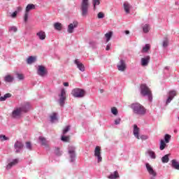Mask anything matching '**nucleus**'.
I'll return each instance as SVG.
<instances>
[{
	"label": "nucleus",
	"mask_w": 179,
	"mask_h": 179,
	"mask_svg": "<svg viewBox=\"0 0 179 179\" xmlns=\"http://www.w3.org/2000/svg\"><path fill=\"white\" fill-rule=\"evenodd\" d=\"M101 93H103V90H101Z\"/></svg>",
	"instance_id": "bf43d9fd"
},
{
	"label": "nucleus",
	"mask_w": 179,
	"mask_h": 179,
	"mask_svg": "<svg viewBox=\"0 0 179 179\" xmlns=\"http://www.w3.org/2000/svg\"><path fill=\"white\" fill-rule=\"evenodd\" d=\"M16 76L19 80H23L24 79V75L22 73H17Z\"/></svg>",
	"instance_id": "58836bf2"
},
{
	"label": "nucleus",
	"mask_w": 179,
	"mask_h": 179,
	"mask_svg": "<svg viewBox=\"0 0 179 179\" xmlns=\"http://www.w3.org/2000/svg\"><path fill=\"white\" fill-rule=\"evenodd\" d=\"M62 141L63 142H69V138L68 136H62Z\"/></svg>",
	"instance_id": "49530a36"
},
{
	"label": "nucleus",
	"mask_w": 179,
	"mask_h": 179,
	"mask_svg": "<svg viewBox=\"0 0 179 179\" xmlns=\"http://www.w3.org/2000/svg\"><path fill=\"white\" fill-rule=\"evenodd\" d=\"M0 141L1 142H4V141H9V138L5 135H0Z\"/></svg>",
	"instance_id": "ea45409f"
},
{
	"label": "nucleus",
	"mask_w": 179,
	"mask_h": 179,
	"mask_svg": "<svg viewBox=\"0 0 179 179\" xmlns=\"http://www.w3.org/2000/svg\"><path fill=\"white\" fill-rule=\"evenodd\" d=\"M165 69H167V70L170 69V66H166Z\"/></svg>",
	"instance_id": "4d7b16f0"
},
{
	"label": "nucleus",
	"mask_w": 179,
	"mask_h": 179,
	"mask_svg": "<svg viewBox=\"0 0 179 179\" xmlns=\"http://www.w3.org/2000/svg\"><path fill=\"white\" fill-rule=\"evenodd\" d=\"M110 45H106V51H110Z\"/></svg>",
	"instance_id": "864d4df0"
},
{
	"label": "nucleus",
	"mask_w": 179,
	"mask_h": 179,
	"mask_svg": "<svg viewBox=\"0 0 179 179\" xmlns=\"http://www.w3.org/2000/svg\"><path fill=\"white\" fill-rule=\"evenodd\" d=\"M22 7L19 6L17 8V10H15V12H17V13H19V12H22Z\"/></svg>",
	"instance_id": "603ef678"
},
{
	"label": "nucleus",
	"mask_w": 179,
	"mask_h": 179,
	"mask_svg": "<svg viewBox=\"0 0 179 179\" xmlns=\"http://www.w3.org/2000/svg\"><path fill=\"white\" fill-rule=\"evenodd\" d=\"M36 37H38L39 40H45V32L43 31H39L36 33Z\"/></svg>",
	"instance_id": "412c9836"
},
{
	"label": "nucleus",
	"mask_w": 179,
	"mask_h": 179,
	"mask_svg": "<svg viewBox=\"0 0 179 179\" xmlns=\"http://www.w3.org/2000/svg\"><path fill=\"white\" fill-rule=\"evenodd\" d=\"M37 73L39 76H44L47 73L45 67L44 66L40 65L38 66Z\"/></svg>",
	"instance_id": "2eb2a0df"
},
{
	"label": "nucleus",
	"mask_w": 179,
	"mask_h": 179,
	"mask_svg": "<svg viewBox=\"0 0 179 179\" xmlns=\"http://www.w3.org/2000/svg\"><path fill=\"white\" fill-rule=\"evenodd\" d=\"M55 154L57 155V156H61V152H59V148H56Z\"/></svg>",
	"instance_id": "3c124183"
},
{
	"label": "nucleus",
	"mask_w": 179,
	"mask_h": 179,
	"mask_svg": "<svg viewBox=\"0 0 179 179\" xmlns=\"http://www.w3.org/2000/svg\"><path fill=\"white\" fill-rule=\"evenodd\" d=\"M17 163H19V159H13L12 162H9L6 169V170H10V169H12V167H13L14 166H16V164H17Z\"/></svg>",
	"instance_id": "6ab92c4d"
},
{
	"label": "nucleus",
	"mask_w": 179,
	"mask_h": 179,
	"mask_svg": "<svg viewBox=\"0 0 179 179\" xmlns=\"http://www.w3.org/2000/svg\"><path fill=\"white\" fill-rule=\"evenodd\" d=\"M132 8V6L128 1H126L123 3V9L124 12L127 14H129L131 12V9Z\"/></svg>",
	"instance_id": "a211bd4d"
},
{
	"label": "nucleus",
	"mask_w": 179,
	"mask_h": 179,
	"mask_svg": "<svg viewBox=\"0 0 179 179\" xmlns=\"http://www.w3.org/2000/svg\"><path fill=\"white\" fill-rule=\"evenodd\" d=\"M145 168L147 169V171L148 172V174L151 176V179H155V177L157 176V173L155 172V169H153V167H152V165L149 163L145 164Z\"/></svg>",
	"instance_id": "1a4fd4ad"
},
{
	"label": "nucleus",
	"mask_w": 179,
	"mask_h": 179,
	"mask_svg": "<svg viewBox=\"0 0 179 179\" xmlns=\"http://www.w3.org/2000/svg\"><path fill=\"white\" fill-rule=\"evenodd\" d=\"M150 61V57L147 56L141 59V66H148Z\"/></svg>",
	"instance_id": "aec40b11"
},
{
	"label": "nucleus",
	"mask_w": 179,
	"mask_h": 179,
	"mask_svg": "<svg viewBox=\"0 0 179 179\" xmlns=\"http://www.w3.org/2000/svg\"><path fill=\"white\" fill-rule=\"evenodd\" d=\"M130 108H131L134 114L136 115H145V114H146V109L139 103H131Z\"/></svg>",
	"instance_id": "f257e3e1"
},
{
	"label": "nucleus",
	"mask_w": 179,
	"mask_h": 179,
	"mask_svg": "<svg viewBox=\"0 0 179 179\" xmlns=\"http://www.w3.org/2000/svg\"><path fill=\"white\" fill-rule=\"evenodd\" d=\"M12 97V94L7 93L5 94L3 96H1V92H0V101H6L7 99H10Z\"/></svg>",
	"instance_id": "a878e982"
},
{
	"label": "nucleus",
	"mask_w": 179,
	"mask_h": 179,
	"mask_svg": "<svg viewBox=\"0 0 179 179\" xmlns=\"http://www.w3.org/2000/svg\"><path fill=\"white\" fill-rule=\"evenodd\" d=\"M94 156L97 158L98 163H100V162L103 160V158L101 157V148L99 145L95 148Z\"/></svg>",
	"instance_id": "9b49d317"
},
{
	"label": "nucleus",
	"mask_w": 179,
	"mask_h": 179,
	"mask_svg": "<svg viewBox=\"0 0 179 179\" xmlns=\"http://www.w3.org/2000/svg\"><path fill=\"white\" fill-rule=\"evenodd\" d=\"M141 94L142 96H148V100L150 101H152L153 97L152 96V91H150V89L148 88V85L146 84H142L141 85Z\"/></svg>",
	"instance_id": "f03ea898"
},
{
	"label": "nucleus",
	"mask_w": 179,
	"mask_h": 179,
	"mask_svg": "<svg viewBox=\"0 0 179 179\" xmlns=\"http://www.w3.org/2000/svg\"><path fill=\"white\" fill-rule=\"evenodd\" d=\"M20 108L21 109V111H22V113H27V111H29V110H30V103H29V102H24L21 105Z\"/></svg>",
	"instance_id": "dca6fc26"
},
{
	"label": "nucleus",
	"mask_w": 179,
	"mask_h": 179,
	"mask_svg": "<svg viewBox=\"0 0 179 179\" xmlns=\"http://www.w3.org/2000/svg\"><path fill=\"white\" fill-rule=\"evenodd\" d=\"M111 113L113 115H117V114H118V110H117L115 107H113L111 108Z\"/></svg>",
	"instance_id": "37998d69"
},
{
	"label": "nucleus",
	"mask_w": 179,
	"mask_h": 179,
	"mask_svg": "<svg viewBox=\"0 0 179 179\" xmlns=\"http://www.w3.org/2000/svg\"><path fill=\"white\" fill-rule=\"evenodd\" d=\"M85 91L80 88H75L71 91L72 96L73 97H76L77 99L85 97Z\"/></svg>",
	"instance_id": "39448f33"
},
{
	"label": "nucleus",
	"mask_w": 179,
	"mask_h": 179,
	"mask_svg": "<svg viewBox=\"0 0 179 179\" xmlns=\"http://www.w3.org/2000/svg\"><path fill=\"white\" fill-rule=\"evenodd\" d=\"M58 103L60 107H64L65 106V101L66 100V90L62 88L60 91V93L58 94Z\"/></svg>",
	"instance_id": "20e7f679"
},
{
	"label": "nucleus",
	"mask_w": 179,
	"mask_h": 179,
	"mask_svg": "<svg viewBox=\"0 0 179 179\" xmlns=\"http://www.w3.org/2000/svg\"><path fill=\"white\" fill-rule=\"evenodd\" d=\"M92 5L94 6V10H96V6L100 5V0H92Z\"/></svg>",
	"instance_id": "c9c22d12"
},
{
	"label": "nucleus",
	"mask_w": 179,
	"mask_h": 179,
	"mask_svg": "<svg viewBox=\"0 0 179 179\" xmlns=\"http://www.w3.org/2000/svg\"><path fill=\"white\" fill-rule=\"evenodd\" d=\"M38 141L42 146H48V141L43 136H39Z\"/></svg>",
	"instance_id": "4be33fe9"
},
{
	"label": "nucleus",
	"mask_w": 179,
	"mask_h": 179,
	"mask_svg": "<svg viewBox=\"0 0 179 179\" xmlns=\"http://www.w3.org/2000/svg\"><path fill=\"white\" fill-rule=\"evenodd\" d=\"M164 141L166 143H169L170 141H171V136L170 134H165Z\"/></svg>",
	"instance_id": "72a5a7b5"
},
{
	"label": "nucleus",
	"mask_w": 179,
	"mask_h": 179,
	"mask_svg": "<svg viewBox=\"0 0 179 179\" xmlns=\"http://www.w3.org/2000/svg\"><path fill=\"white\" fill-rule=\"evenodd\" d=\"M10 33H16L17 31V27L16 26H11L8 28Z\"/></svg>",
	"instance_id": "f704fd0d"
},
{
	"label": "nucleus",
	"mask_w": 179,
	"mask_h": 179,
	"mask_svg": "<svg viewBox=\"0 0 179 179\" xmlns=\"http://www.w3.org/2000/svg\"><path fill=\"white\" fill-rule=\"evenodd\" d=\"M111 37H113V31H108L105 34V38L106 40V43H108V41L111 40Z\"/></svg>",
	"instance_id": "7c9ffc66"
},
{
	"label": "nucleus",
	"mask_w": 179,
	"mask_h": 179,
	"mask_svg": "<svg viewBox=\"0 0 179 179\" xmlns=\"http://www.w3.org/2000/svg\"><path fill=\"white\" fill-rule=\"evenodd\" d=\"M124 33L125 34H129V31H125Z\"/></svg>",
	"instance_id": "6e6d98bb"
},
{
	"label": "nucleus",
	"mask_w": 179,
	"mask_h": 179,
	"mask_svg": "<svg viewBox=\"0 0 179 179\" xmlns=\"http://www.w3.org/2000/svg\"><path fill=\"white\" fill-rule=\"evenodd\" d=\"M171 167L175 170H179V162L176 159L171 161Z\"/></svg>",
	"instance_id": "bb28decb"
},
{
	"label": "nucleus",
	"mask_w": 179,
	"mask_h": 179,
	"mask_svg": "<svg viewBox=\"0 0 179 179\" xmlns=\"http://www.w3.org/2000/svg\"><path fill=\"white\" fill-rule=\"evenodd\" d=\"M117 68L120 72H124V71L127 69V64H125V62L121 59L119 64H117Z\"/></svg>",
	"instance_id": "ddd939ff"
},
{
	"label": "nucleus",
	"mask_w": 179,
	"mask_h": 179,
	"mask_svg": "<svg viewBox=\"0 0 179 179\" xmlns=\"http://www.w3.org/2000/svg\"><path fill=\"white\" fill-rule=\"evenodd\" d=\"M74 64L75 65H76L78 69H79V71H80L81 72H85V65H83V64H82V62H80V61H79V59H76L74 61Z\"/></svg>",
	"instance_id": "f3484780"
},
{
	"label": "nucleus",
	"mask_w": 179,
	"mask_h": 179,
	"mask_svg": "<svg viewBox=\"0 0 179 179\" xmlns=\"http://www.w3.org/2000/svg\"><path fill=\"white\" fill-rule=\"evenodd\" d=\"M98 19H103L104 17V13L103 12H100L97 15Z\"/></svg>",
	"instance_id": "a18cd8bd"
},
{
	"label": "nucleus",
	"mask_w": 179,
	"mask_h": 179,
	"mask_svg": "<svg viewBox=\"0 0 179 179\" xmlns=\"http://www.w3.org/2000/svg\"><path fill=\"white\" fill-rule=\"evenodd\" d=\"M22 109H20V107L15 108L11 113L12 118H14L15 120H19L20 117H22Z\"/></svg>",
	"instance_id": "6e6552de"
},
{
	"label": "nucleus",
	"mask_w": 179,
	"mask_h": 179,
	"mask_svg": "<svg viewBox=\"0 0 179 179\" xmlns=\"http://www.w3.org/2000/svg\"><path fill=\"white\" fill-rule=\"evenodd\" d=\"M177 96V92L176 90H171L168 92V97L166 100V106H169L170 103H171V101L173 99H174L175 96Z\"/></svg>",
	"instance_id": "9d476101"
},
{
	"label": "nucleus",
	"mask_w": 179,
	"mask_h": 179,
	"mask_svg": "<svg viewBox=\"0 0 179 179\" xmlns=\"http://www.w3.org/2000/svg\"><path fill=\"white\" fill-rule=\"evenodd\" d=\"M2 85V82L0 80V86Z\"/></svg>",
	"instance_id": "13d9d810"
},
{
	"label": "nucleus",
	"mask_w": 179,
	"mask_h": 179,
	"mask_svg": "<svg viewBox=\"0 0 179 179\" xmlns=\"http://www.w3.org/2000/svg\"><path fill=\"white\" fill-rule=\"evenodd\" d=\"M34 62H36V57H33V56H29L27 59V63L29 65H31V64H34Z\"/></svg>",
	"instance_id": "c85d7f7f"
},
{
	"label": "nucleus",
	"mask_w": 179,
	"mask_h": 179,
	"mask_svg": "<svg viewBox=\"0 0 179 179\" xmlns=\"http://www.w3.org/2000/svg\"><path fill=\"white\" fill-rule=\"evenodd\" d=\"M26 148L29 150H31V143L30 142H27L26 143Z\"/></svg>",
	"instance_id": "de8ad7c7"
},
{
	"label": "nucleus",
	"mask_w": 179,
	"mask_h": 179,
	"mask_svg": "<svg viewBox=\"0 0 179 179\" xmlns=\"http://www.w3.org/2000/svg\"><path fill=\"white\" fill-rule=\"evenodd\" d=\"M33 9H36V6L34 4H28L27 6L24 15V22H25V23L29 20V12L33 10Z\"/></svg>",
	"instance_id": "0eeeda50"
},
{
	"label": "nucleus",
	"mask_w": 179,
	"mask_h": 179,
	"mask_svg": "<svg viewBox=\"0 0 179 179\" xmlns=\"http://www.w3.org/2000/svg\"><path fill=\"white\" fill-rule=\"evenodd\" d=\"M75 150H76V148H75V146L73 145H70L69 146L68 148V153L70 156V162L71 163H73V162H75V157H76V154L75 152Z\"/></svg>",
	"instance_id": "423d86ee"
},
{
	"label": "nucleus",
	"mask_w": 179,
	"mask_h": 179,
	"mask_svg": "<svg viewBox=\"0 0 179 179\" xmlns=\"http://www.w3.org/2000/svg\"><path fill=\"white\" fill-rule=\"evenodd\" d=\"M78 21H74L68 26L67 31L68 33L72 34L73 33V30L78 27Z\"/></svg>",
	"instance_id": "f8f14e48"
},
{
	"label": "nucleus",
	"mask_w": 179,
	"mask_h": 179,
	"mask_svg": "<svg viewBox=\"0 0 179 179\" xmlns=\"http://www.w3.org/2000/svg\"><path fill=\"white\" fill-rule=\"evenodd\" d=\"M150 50V45H145L143 48L142 52H148Z\"/></svg>",
	"instance_id": "a19ab883"
},
{
	"label": "nucleus",
	"mask_w": 179,
	"mask_h": 179,
	"mask_svg": "<svg viewBox=\"0 0 179 179\" xmlns=\"http://www.w3.org/2000/svg\"><path fill=\"white\" fill-rule=\"evenodd\" d=\"M16 16H17V11H15L10 15V17H13V19H15Z\"/></svg>",
	"instance_id": "8fccbe9b"
},
{
	"label": "nucleus",
	"mask_w": 179,
	"mask_h": 179,
	"mask_svg": "<svg viewBox=\"0 0 179 179\" xmlns=\"http://www.w3.org/2000/svg\"><path fill=\"white\" fill-rule=\"evenodd\" d=\"M7 1H10V0H7Z\"/></svg>",
	"instance_id": "680f3d73"
},
{
	"label": "nucleus",
	"mask_w": 179,
	"mask_h": 179,
	"mask_svg": "<svg viewBox=\"0 0 179 179\" xmlns=\"http://www.w3.org/2000/svg\"><path fill=\"white\" fill-rule=\"evenodd\" d=\"M80 10L82 16L85 17L87 16V13H89V0H82Z\"/></svg>",
	"instance_id": "7ed1b4c3"
},
{
	"label": "nucleus",
	"mask_w": 179,
	"mask_h": 179,
	"mask_svg": "<svg viewBox=\"0 0 179 179\" xmlns=\"http://www.w3.org/2000/svg\"><path fill=\"white\" fill-rule=\"evenodd\" d=\"M14 80L15 78H13V76L10 75H7L4 77V81H6L7 83H12Z\"/></svg>",
	"instance_id": "cd10ccee"
},
{
	"label": "nucleus",
	"mask_w": 179,
	"mask_h": 179,
	"mask_svg": "<svg viewBox=\"0 0 179 179\" xmlns=\"http://www.w3.org/2000/svg\"><path fill=\"white\" fill-rule=\"evenodd\" d=\"M54 27L55 30L61 31V30H62V24H61L60 22H55L54 24Z\"/></svg>",
	"instance_id": "c756f323"
},
{
	"label": "nucleus",
	"mask_w": 179,
	"mask_h": 179,
	"mask_svg": "<svg viewBox=\"0 0 179 179\" xmlns=\"http://www.w3.org/2000/svg\"><path fill=\"white\" fill-rule=\"evenodd\" d=\"M145 155H148L150 159H156V153L152 150H148L145 152Z\"/></svg>",
	"instance_id": "b1692460"
},
{
	"label": "nucleus",
	"mask_w": 179,
	"mask_h": 179,
	"mask_svg": "<svg viewBox=\"0 0 179 179\" xmlns=\"http://www.w3.org/2000/svg\"><path fill=\"white\" fill-rule=\"evenodd\" d=\"M149 30H150V27H149V24H145L143 27V31L144 33H148Z\"/></svg>",
	"instance_id": "4c0bfd02"
},
{
	"label": "nucleus",
	"mask_w": 179,
	"mask_h": 179,
	"mask_svg": "<svg viewBox=\"0 0 179 179\" xmlns=\"http://www.w3.org/2000/svg\"><path fill=\"white\" fill-rule=\"evenodd\" d=\"M169 160H170L169 158V155H166L162 158V163H169Z\"/></svg>",
	"instance_id": "e433bc0d"
},
{
	"label": "nucleus",
	"mask_w": 179,
	"mask_h": 179,
	"mask_svg": "<svg viewBox=\"0 0 179 179\" xmlns=\"http://www.w3.org/2000/svg\"><path fill=\"white\" fill-rule=\"evenodd\" d=\"M121 122V118H117L115 120V125H120Z\"/></svg>",
	"instance_id": "09e8293b"
},
{
	"label": "nucleus",
	"mask_w": 179,
	"mask_h": 179,
	"mask_svg": "<svg viewBox=\"0 0 179 179\" xmlns=\"http://www.w3.org/2000/svg\"><path fill=\"white\" fill-rule=\"evenodd\" d=\"M14 148L15 149V153H20V150L23 149V143L19 141H17L14 144Z\"/></svg>",
	"instance_id": "4468645a"
},
{
	"label": "nucleus",
	"mask_w": 179,
	"mask_h": 179,
	"mask_svg": "<svg viewBox=\"0 0 179 179\" xmlns=\"http://www.w3.org/2000/svg\"><path fill=\"white\" fill-rule=\"evenodd\" d=\"M64 86L68 87V86H69V83H64Z\"/></svg>",
	"instance_id": "5fc2aeb1"
},
{
	"label": "nucleus",
	"mask_w": 179,
	"mask_h": 179,
	"mask_svg": "<svg viewBox=\"0 0 179 179\" xmlns=\"http://www.w3.org/2000/svg\"><path fill=\"white\" fill-rule=\"evenodd\" d=\"M170 44V40L168 38H164L162 45H169Z\"/></svg>",
	"instance_id": "79ce46f5"
},
{
	"label": "nucleus",
	"mask_w": 179,
	"mask_h": 179,
	"mask_svg": "<svg viewBox=\"0 0 179 179\" xmlns=\"http://www.w3.org/2000/svg\"><path fill=\"white\" fill-rule=\"evenodd\" d=\"M134 135L135 138L137 139H139V128L138 127V125L134 124Z\"/></svg>",
	"instance_id": "5701e85b"
},
{
	"label": "nucleus",
	"mask_w": 179,
	"mask_h": 179,
	"mask_svg": "<svg viewBox=\"0 0 179 179\" xmlns=\"http://www.w3.org/2000/svg\"><path fill=\"white\" fill-rule=\"evenodd\" d=\"M69 129H71L70 126L66 127L63 130V135H65V134H66L69 131Z\"/></svg>",
	"instance_id": "c03bdc74"
},
{
	"label": "nucleus",
	"mask_w": 179,
	"mask_h": 179,
	"mask_svg": "<svg viewBox=\"0 0 179 179\" xmlns=\"http://www.w3.org/2000/svg\"><path fill=\"white\" fill-rule=\"evenodd\" d=\"M109 179H117L120 178V174H118V171H115L113 173H110V176L108 177Z\"/></svg>",
	"instance_id": "393cba45"
},
{
	"label": "nucleus",
	"mask_w": 179,
	"mask_h": 179,
	"mask_svg": "<svg viewBox=\"0 0 179 179\" xmlns=\"http://www.w3.org/2000/svg\"><path fill=\"white\" fill-rule=\"evenodd\" d=\"M145 45H149V44H145Z\"/></svg>",
	"instance_id": "052dcab7"
},
{
	"label": "nucleus",
	"mask_w": 179,
	"mask_h": 179,
	"mask_svg": "<svg viewBox=\"0 0 179 179\" xmlns=\"http://www.w3.org/2000/svg\"><path fill=\"white\" fill-rule=\"evenodd\" d=\"M57 115H58V114L57 113H53L50 115V121H51V122H55V121H58V117H57Z\"/></svg>",
	"instance_id": "473e14b6"
},
{
	"label": "nucleus",
	"mask_w": 179,
	"mask_h": 179,
	"mask_svg": "<svg viewBox=\"0 0 179 179\" xmlns=\"http://www.w3.org/2000/svg\"><path fill=\"white\" fill-rule=\"evenodd\" d=\"M167 143L164 142V140L162 139L159 143V149L161 150H164L166 149V146H167Z\"/></svg>",
	"instance_id": "2f4dec72"
}]
</instances>
